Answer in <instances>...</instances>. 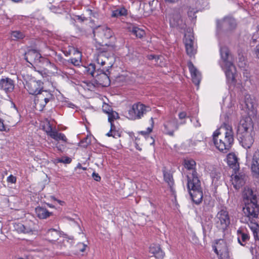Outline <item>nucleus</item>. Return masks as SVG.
Returning <instances> with one entry per match:
<instances>
[{
  "label": "nucleus",
  "instance_id": "5fc2aeb1",
  "mask_svg": "<svg viewBox=\"0 0 259 259\" xmlns=\"http://www.w3.org/2000/svg\"><path fill=\"white\" fill-rule=\"evenodd\" d=\"M187 114L185 112H182L179 114L180 119H182L186 117Z\"/></svg>",
  "mask_w": 259,
  "mask_h": 259
},
{
  "label": "nucleus",
  "instance_id": "c85d7f7f",
  "mask_svg": "<svg viewBox=\"0 0 259 259\" xmlns=\"http://www.w3.org/2000/svg\"><path fill=\"white\" fill-rule=\"evenodd\" d=\"M232 184L234 187L236 189H239L244 184V179L243 175H235L234 177H232Z\"/></svg>",
  "mask_w": 259,
  "mask_h": 259
},
{
  "label": "nucleus",
  "instance_id": "69168bd1",
  "mask_svg": "<svg viewBox=\"0 0 259 259\" xmlns=\"http://www.w3.org/2000/svg\"><path fill=\"white\" fill-rule=\"evenodd\" d=\"M78 19H80L81 21H84L85 18H82L81 17L78 16Z\"/></svg>",
  "mask_w": 259,
  "mask_h": 259
},
{
  "label": "nucleus",
  "instance_id": "bf43d9fd",
  "mask_svg": "<svg viewBox=\"0 0 259 259\" xmlns=\"http://www.w3.org/2000/svg\"><path fill=\"white\" fill-rule=\"evenodd\" d=\"M148 57L149 60H156L157 58H158V57L156 56L153 55H150L148 56Z\"/></svg>",
  "mask_w": 259,
  "mask_h": 259
},
{
  "label": "nucleus",
  "instance_id": "dca6fc26",
  "mask_svg": "<svg viewBox=\"0 0 259 259\" xmlns=\"http://www.w3.org/2000/svg\"><path fill=\"white\" fill-rule=\"evenodd\" d=\"M251 159V170L253 174L259 177V150H255L252 156H250Z\"/></svg>",
  "mask_w": 259,
  "mask_h": 259
},
{
  "label": "nucleus",
  "instance_id": "4d7b16f0",
  "mask_svg": "<svg viewBox=\"0 0 259 259\" xmlns=\"http://www.w3.org/2000/svg\"><path fill=\"white\" fill-rule=\"evenodd\" d=\"M5 130L4 124L2 120L0 119V131H3Z\"/></svg>",
  "mask_w": 259,
  "mask_h": 259
},
{
  "label": "nucleus",
  "instance_id": "a18cd8bd",
  "mask_svg": "<svg viewBox=\"0 0 259 259\" xmlns=\"http://www.w3.org/2000/svg\"><path fill=\"white\" fill-rule=\"evenodd\" d=\"M158 4V1L156 0H153L152 1L149 2L148 4L146 5V6L147 7L149 6L150 7V10L151 11H153L156 6Z\"/></svg>",
  "mask_w": 259,
  "mask_h": 259
},
{
  "label": "nucleus",
  "instance_id": "338daca9",
  "mask_svg": "<svg viewBox=\"0 0 259 259\" xmlns=\"http://www.w3.org/2000/svg\"><path fill=\"white\" fill-rule=\"evenodd\" d=\"M247 158L248 159V160H249L250 157H249V154H247Z\"/></svg>",
  "mask_w": 259,
  "mask_h": 259
},
{
  "label": "nucleus",
  "instance_id": "09e8293b",
  "mask_svg": "<svg viewBox=\"0 0 259 259\" xmlns=\"http://www.w3.org/2000/svg\"><path fill=\"white\" fill-rule=\"evenodd\" d=\"M81 143L83 144L82 146L87 147L91 143V139L89 137H86L81 141Z\"/></svg>",
  "mask_w": 259,
  "mask_h": 259
},
{
  "label": "nucleus",
  "instance_id": "cd10ccee",
  "mask_svg": "<svg viewBox=\"0 0 259 259\" xmlns=\"http://www.w3.org/2000/svg\"><path fill=\"white\" fill-rule=\"evenodd\" d=\"M35 212L37 216L40 219H45L51 214L46 208L41 207H36L35 208Z\"/></svg>",
  "mask_w": 259,
  "mask_h": 259
},
{
  "label": "nucleus",
  "instance_id": "ddd939ff",
  "mask_svg": "<svg viewBox=\"0 0 259 259\" xmlns=\"http://www.w3.org/2000/svg\"><path fill=\"white\" fill-rule=\"evenodd\" d=\"M43 88V82L40 80H32L27 84V89L30 94L36 95Z\"/></svg>",
  "mask_w": 259,
  "mask_h": 259
},
{
  "label": "nucleus",
  "instance_id": "6e6d98bb",
  "mask_svg": "<svg viewBox=\"0 0 259 259\" xmlns=\"http://www.w3.org/2000/svg\"><path fill=\"white\" fill-rule=\"evenodd\" d=\"M254 52L256 56L259 58V44L256 47Z\"/></svg>",
  "mask_w": 259,
  "mask_h": 259
},
{
  "label": "nucleus",
  "instance_id": "72a5a7b5",
  "mask_svg": "<svg viewBox=\"0 0 259 259\" xmlns=\"http://www.w3.org/2000/svg\"><path fill=\"white\" fill-rule=\"evenodd\" d=\"M74 54L75 57L71 58L69 61L75 66H79L81 63V54L79 51H76Z\"/></svg>",
  "mask_w": 259,
  "mask_h": 259
},
{
  "label": "nucleus",
  "instance_id": "39448f33",
  "mask_svg": "<svg viewBox=\"0 0 259 259\" xmlns=\"http://www.w3.org/2000/svg\"><path fill=\"white\" fill-rule=\"evenodd\" d=\"M95 39L101 46L107 45L106 41L112 37V30L106 26H98L94 29Z\"/></svg>",
  "mask_w": 259,
  "mask_h": 259
},
{
  "label": "nucleus",
  "instance_id": "0eeeda50",
  "mask_svg": "<svg viewBox=\"0 0 259 259\" xmlns=\"http://www.w3.org/2000/svg\"><path fill=\"white\" fill-rule=\"evenodd\" d=\"M149 107L139 102L135 103L128 111L127 117L131 120L140 119L149 111Z\"/></svg>",
  "mask_w": 259,
  "mask_h": 259
},
{
  "label": "nucleus",
  "instance_id": "13d9d810",
  "mask_svg": "<svg viewBox=\"0 0 259 259\" xmlns=\"http://www.w3.org/2000/svg\"><path fill=\"white\" fill-rule=\"evenodd\" d=\"M51 198L52 199H53L55 201H57L61 205H63L65 203V202L64 201L60 200H58L56 198H55V197H54V196H52Z\"/></svg>",
  "mask_w": 259,
  "mask_h": 259
},
{
  "label": "nucleus",
  "instance_id": "a211bd4d",
  "mask_svg": "<svg viewBox=\"0 0 259 259\" xmlns=\"http://www.w3.org/2000/svg\"><path fill=\"white\" fill-rule=\"evenodd\" d=\"M188 66L191 73L192 79L194 83L196 85L199 84L201 80V74L199 71L195 67L191 62H189Z\"/></svg>",
  "mask_w": 259,
  "mask_h": 259
},
{
  "label": "nucleus",
  "instance_id": "58836bf2",
  "mask_svg": "<svg viewBox=\"0 0 259 259\" xmlns=\"http://www.w3.org/2000/svg\"><path fill=\"white\" fill-rule=\"evenodd\" d=\"M238 65L241 68H245L246 65V61L245 60V57L241 54H239L238 55Z\"/></svg>",
  "mask_w": 259,
  "mask_h": 259
},
{
  "label": "nucleus",
  "instance_id": "680f3d73",
  "mask_svg": "<svg viewBox=\"0 0 259 259\" xmlns=\"http://www.w3.org/2000/svg\"><path fill=\"white\" fill-rule=\"evenodd\" d=\"M166 2L169 3H174L178 1V0H165Z\"/></svg>",
  "mask_w": 259,
  "mask_h": 259
},
{
  "label": "nucleus",
  "instance_id": "49530a36",
  "mask_svg": "<svg viewBox=\"0 0 259 259\" xmlns=\"http://www.w3.org/2000/svg\"><path fill=\"white\" fill-rule=\"evenodd\" d=\"M151 121L152 122V125H151V127H149L147 128L146 131H141V133L142 135H146L147 134H149V133H150L152 131V128H153V124L154 123V121H153V118H151Z\"/></svg>",
  "mask_w": 259,
  "mask_h": 259
},
{
  "label": "nucleus",
  "instance_id": "79ce46f5",
  "mask_svg": "<svg viewBox=\"0 0 259 259\" xmlns=\"http://www.w3.org/2000/svg\"><path fill=\"white\" fill-rule=\"evenodd\" d=\"M245 103L246 108L249 110H252L253 109V103L252 101V99L250 97L246 98Z\"/></svg>",
  "mask_w": 259,
  "mask_h": 259
},
{
  "label": "nucleus",
  "instance_id": "bb28decb",
  "mask_svg": "<svg viewBox=\"0 0 259 259\" xmlns=\"http://www.w3.org/2000/svg\"><path fill=\"white\" fill-rule=\"evenodd\" d=\"M114 62V57L112 55L109 54L106 52V60H105V67L102 69L108 71L109 69L112 67Z\"/></svg>",
  "mask_w": 259,
  "mask_h": 259
},
{
  "label": "nucleus",
  "instance_id": "e2e57ef3",
  "mask_svg": "<svg viewBox=\"0 0 259 259\" xmlns=\"http://www.w3.org/2000/svg\"><path fill=\"white\" fill-rule=\"evenodd\" d=\"M113 135H116V138L117 136L119 137V135L118 133L117 132H116V131H114L113 129Z\"/></svg>",
  "mask_w": 259,
  "mask_h": 259
},
{
  "label": "nucleus",
  "instance_id": "864d4df0",
  "mask_svg": "<svg viewBox=\"0 0 259 259\" xmlns=\"http://www.w3.org/2000/svg\"><path fill=\"white\" fill-rule=\"evenodd\" d=\"M92 177L95 181L97 182H99L101 180V177L100 176L98 175V174H97L95 172L93 173Z\"/></svg>",
  "mask_w": 259,
  "mask_h": 259
},
{
  "label": "nucleus",
  "instance_id": "f3484780",
  "mask_svg": "<svg viewBox=\"0 0 259 259\" xmlns=\"http://www.w3.org/2000/svg\"><path fill=\"white\" fill-rule=\"evenodd\" d=\"M34 225L33 222H29L25 224L18 223L15 225V230L20 233H29L34 230Z\"/></svg>",
  "mask_w": 259,
  "mask_h": 259
},
{
  "label": "nucleus",
  "instance_id": "423d86ee",
  "mask_svg": "<svg viewBox=\"0 0 259 259\" xmlns=\"http://www.w3.org/2000/svg\"><path fill=\"white\" fill-rule=\"evenodd\" d=\"M53 95L49 91L42 90L36 95L34 99L35 108L36 110L41 111L48 102L53 100Z\"/></svg>",
  "mask_w": 259,
  "mask_h": 259
},
{
  "label": "nucleus",
  "instance_id": "f704fd0d",
  "mask_svg": "<svg viewBox=\"0 0 259 259\" xmlns=\"http://www.w3.org/2000/svg\"><path fill=\"white\" fill-rule=\"evenodd\" d=\"M130 31L136 35V36L138 38H142L145 34V33L143 30L141 28H138L136 26H133L132 27H130Z\"/></svg>",
  "mask_w": 259,
  "mask_h": 259
},
{
  "label": "nucleus",
  "instance_id": "6ab92c4d",
  "mask_svg": "<svg viewBox=\"0 0 259 259\" xmlns=\"http://www.w3.org/2000/svg\"><path fill=\"white\" fill-rule=\"evenodd\" d=\"M14 87V81L9 78L7 77L0 80V88L6 93L12 92Z\"/></svg>",
  "mask_w": 259,
  "mask_h": 259
},
{
  "label": "nucleus",
  "instance_id": "7ed1b4c3",
  "mask_svg": "<svg viewBox=\"0 0 259 259\" xmlns=\"http://www.w3.org/2000/svg\"><path fill=\"white\" fill-rule=\"evenodd\" d=\"M221 61L220 64L225 70L227 79L231 81L235 80L236 68L233 63V59L229 49L226 47H221L220 49Z\"/></svg>",
  "mask_w": 259,
  "mask_h": 259
},
{
  "label": "nucleus",
  "instance_id": "a19ab883",
  "mask_svg": "<svg viewBox=\"0 0 259 259\" xmlns=\"http://www.w3.org/2000/svg\"><path fill=\"white\" fill-rule=\"evenodd\" d=\"M108 121L110 123V124H113L112 122L114 119H117L119 118L118 114L113 111H111L108 114Z\"/></svg>",
  "mask_w": 259,
  "mask_h": 259
},
{
  "label": "nucleus",
  "instance_id": "9d476101",
  "mask_svg": "<svg viewBox=\"0 0 259 259\" xmlns=\"http://www.w3.org/2000/svg\"><path fill=\"white\" fill-rule=\"evenodd\" d=\"M25 59L31 65H38L42 61L48 62L47 60L41 57L39 52L34 49L29 50L25 53Z\"/></svg>",
  "mask_w": 259,
  "mask_h": 259
},
{
  "label": "nucleus",
  "instance_id": "0e129e2a",
  "mask_svg": "<svg viewBox=\"0 0 259 259\" xmlns=\"http://www.w3.org/2000/svg\"><path fill=\"white\" fill-rule=\"evenodd\" d=\"M23 16H21V15H18L17 16H16V18L15 19H21L22 18Z\"/></svg>",
  "mask_w": 259,
  "mask_h": 259
},
{
  "label": "nucleus",
  "instance_id": "20e7f679",
  "mask_svg": "<svg viewBox=\"0 0 259 259\" xmlns=\"http://www.w3.org/2000/svg\"><path fill=\"white\" fill-rule=\"evenodd\" d=\"M192 176H187V187L190 195L193 201L196 204L201 202L203 198L202 190L200 185V181L197 177V173L193 170Z\"/></svg>",
  "mask_w": 259,
  "mask_h": 259
},
{
  "label": "nucleus",
  "instance_id": "393cba45",
  "mask_svg": "<svg viewBox=\"0 0 259 259\" xmlns=\"http://www.w3.org/2000/svg\"><path fill=\"white\" fill-rule=\"evenodd\" d=\"M228 165L235 171L239 169L238 158L234 153H229L227 156Z\"/></svg>",
  "mask_w": 259,
  "mask_h": 259
},
{
  "label": "nucleus",
  "instance_id": "052dcab7",
  "mask_svg": "<svg viewBox=\"0 0 259 259\" xmlns=\"http://www.w3.org/2000/svg\"><path fill=\"white\" fill-rule=\"evenodd\" d=\"M77 168H81V169H82L83 170H86V169H87L85 167H83L81 166V164H80V163H78V164H77Z\"/></svg>",
  "mask_w": 259,
  "mask_h": 259
},
{
  "label": "nucleus",
  "instance_id": "b1692460",
  "mask_svg": "<svg viewBox=\"0 0 259 259\" xmlns=\"http://www.w3.org/2000/svg\"><path fill=\"white\" fill-rule=\"evenodd\" d=\"M251 127L250 120L249 118L240 120L238 126L237 134L249 133L248 130Z\"/></svg>",
  "mask_w": 259,
  "mask_h": 259
},
{
  "label": "nucleus",
  "instance_id": "c03bdc74",
  "mask_svg": "<svg viewBox=\"0 0 259 259\" xmlns=\"http://www.w3.org/2000/svg\"><path fill=\"white\" fill-rule=\"evenodd\" d=\"M196 11L195 10V9L192 8L189 9L187 14L188 17L191 20H193L196 18Z\"/></svg>",
  "mask_w": 259,
  "mask_h": 259
},
{
  "label": "nucleus",
  "instance_id": "ea45409f",
  "mask_svg": "<svg viewBox=\"0 0 259 259\" xmlns=\"http://www.w3.org/2000/svg\"><path fill=\"white\" fill-rule=\"evenodd\" d=\"M196 165L195 161L193 159L185 160V167L188 169H193Z\"/></svg>",
  "mask_w": 259,
  "mask_h": 259
},
{
  "label": "nucleus",
  "instance_id": "e433bc0d",
  "mask_svg": "<svg viewBox=\"0 0 259 259\" xmlns=\"http://www.w3.org/2000/svg\"><path fill=\"white\" fill-rule=\"evenodd\" d=\"M25 37V34L20 31L16 30L11 32V37L13 40H18Z\"/></svg>",
  "mask_w": 259,
  "mask_h": 259
},
{
  "label": "nucleus",
  "instance_id": "412c9836",
  "mask_svg": "<svg viewBox=\"0 0 259 259\" xmlns=\"http://www.w3.org/2000/svg\"><path fill=\"white\" fill-rule=\"evenodd\" d=\"M170 25L174 27H179L183 29L185 27L186 24L183 22L181 16L179 13L174 14L169 20Z\"/></svg>",
  "mask_w": 259,
  "mask_h": 259
},
{
  "label": "nucleus",
  "instance_id": "473e14b6",
  "mask_svg": "<svg viewBox=\"0 0 259 259\" xmlns=\"http://www.w3.org/2000/svg\"><path fill=\"white\" fill-rule=\"evenodd\" d=\"M163 177L165 182L168 184L171 189L174 185V182L172 175L165 170H163Z\"/></svg>",
  "mask_w": 259,
  "mask_h": 259
},
{
  "label": "nucleus",
  "instance_id": "f03ea898",
  "mask_svg": "<svg viewBox=\"0 0 259 259\" xmlns=\"http://www.w3.org/2000/svg\"><path fill=\"white\" fill-rule=\"evenodd\" d=\"M244 199L246 200L245 201V206L243 207L244 214L248 219L249 223L251 221L254 222V219L257 218L259 213V205L257 204V199L253 191L250 189L246 190L243 194Z\"/></svg>",
  "mask_w": 259,
  "mask_h": 259
},
{
  "label": "nucleus",
  "instance_id": "3c124183",
  "mask_svg": "<svg viewBox=\"0 0 259 259\" xmlns=\"http://www.w3.org/2000/svg\"><path fill=\"white\" fill-rule=\"evenodd\" d=\"M7 181L9 183H15L16 181V177L13 175H10L7 178Z\"/></svg>",
  "mask_w": 259,
  "mask_h": 259
},
{
  "label": "nucleus",
  "instance_id": "5701e85b",
  "mask_svg": "<svg viewBox=\"0 0 259 259\" xmlns=\"http://www.w3.org/2000/svg\"><path fill=\"white\" fill-rule=\"evenodd\" d=\"M178 124L176 119L167 121L164 124V128L166 134L173 136L175 131L178 129Z\"/></svg>",
  "mask_w": 259,
  "mask_h": 259
},
{
  "label": "nucleus",
  "instance_id": "4c0bfd02",
  "mask_svg": "<svg viewBox=\"0 0 259 259\" xmlns=\"http://www.w3.org/2000/svg\"><path fill=\"white\" fill-rule=\"evenodd\" d=\"M105 60H106V52L99 53L96 59L98 64L103 67L105 65Z\"/></svg>",
  "mask_w": 259,
  "mask_h": 259
},
{
  "label": "nucleus",
  "instance_id": "aec40b11",
  "mask_svg": "<svg viewBox=\"0 0 259 259\" xmlns=\"http://www.w3.org/2000/svg\"><path fill=\"white\" fill-rule=\"evenodd\" d=\"M184 42L187 54L190 56L194 55L196 50L193 47V36L191 35H185Z\"/></svg>",
  "mask_w": 259,
  "mask_h": 259
},
{
  "label": "nucleus",
  "instance_id": "f257e3e1",
  "mask_svg": "<svg viewBox=\"0 0 259 259\" xmlns=\"http://www.w3.org/2000/svg\"><path fill=\"white\" fill-rule=\"evenodd\" d=\"M213 143L217 149L223 153H227L231 148L234 142L232 126L224 124L213 135Z\"/></svg>",
  "mask_w": 259,
  "mask_h": 259
},
{
  "label": "nucleus",
  "instance_id": "7c9ffc66",
  "mask_svg": "<svg viewBox=\"0 0 259 259\" xmlns=\"http://www.w3.org/2000/svg\"><path fill=\"white\" fill-rule=\"evenodd\" d=\"M248 226L251 230L254 239L259 241V226L256 222L251 221V224H248Z\"/></svg>",
  "mask_w": 259,
  "mask_h": 259
},
{
  "label": "nucleus",
  "instance_id": "774afa93",
  "mask_svg": "<svg viewBox=\"0 0 259 259\" xmlns=\"http://www.w3.org/2000/svg\"><path fill=\"white\" fill-rule=\"evenodd\" d=\"M12 1L15 2H18L20 1L21 0H12Z\"/></svg>",
  "mask_w": 259,
  "mask_h": 259
},
{
  "label": "nucleus",
  "instance_id": "c756f323",
  "mask_svg": "<svg viewBox=\"0 0 259 259\" xmlns=\"http://www.w3.org/2000/svg\"><path fill=\"white\" fill-rule=\"evenodd\" d=\"M84 72L87 74L91 75L92 77L95 78L98 72H100V69L96 70V66L94 64L91 63L88 66L84 67Z\"/></svg>",
  "mask_w": 259,
  "mask_h": 259
},
{
  "label": "nucleus",
  "instance_id": "37998d69",
  "mask_svg": "<svg viewBox=\"0 0 259 259\" xmlns=\"http://www.w3.org/2000/svg\"><path fill=\"white\" fill-rule=\"evenodd\" d=\"M87 247V245L83 243H78L75 246L76 251L77 252L80 251L83 252L85 251Z\"/></svg>",
  "mask_w": 259,
  "mask_h": 259
},
{
  "label": "nucleus",
  "instance_id": "a878e982",
  "mask_svg": "<svg viewBox=\"0 0 259 259\" xmlns=\"http://www.w3.org/2000/svg\"><path fill=\"white\" fill-rule=\"evenodd\" d=\"M149 252L158 258H163L164 256V253L157 244L151 245L149 247Z\"/></svg>",
  "mask_w": 259,
  "mask_h": 259
},
{
  "label": "nucleus",
  "instance_id": "4468645a",
  "mask_svg": "<svg viewBox=\"0 0 259 259\" xmlns=\"http://www.w3.org/2000/svg\"><path fill=\"white\" fill-rule=\"evenodd\" d=\"M105 70L100 69V72L96 74L95 79L97 84L103 87L110 85V79L108 75L105 72Z\"/></svg>",
  "mask_w": 259,
  "mask_h": 259
},
{
  "label": "nucleus",
  "instance_id": "2f4dec72",
  "mask_svg": "<svg viewBox=\"0 0 259 259\" xmlns=\"http://www.w3.org/2000/svg\"><path fill=\"white\" fill-rule=\"evenodd\" d=\"M127 14V10L124 7L117 8L112 11L111 16L118 18L121 16H125Z\"/></svg>",
  "mask_w": 259,
  "mask_h": 259
},
{
  "label": "nucleus",
  "instance_id": "c9c22d12",
  "mask_svg": "<svg viewBox=\"0 0 259 259\" xmlns=\"http://www.w3.org/2000/svg\"><path fill=\"white\" fill-rule=\"evenodd\" d=\"M237 234L238 242L241 245H244L243 243L246 242L249 239L248 234L239 230L237 231Z\"/></svg>",
  "mask_w": 259,
  "mask_h": 259
},
{
  "label": "nucleus",
  "instance_id": "8fccbe9b",
  "mask_svg": "<svg viewBox=\"0 0 259 259\" xmlns=\"http://www.w3.org/2000/svg\"><path fill=\"white\" fill-rule=\"evenodd\" d=\"M103 111L105 113L108 114L111 111V107L108 104H105L103 106Z\"/></svg>",
  "mask_w": 259,
  "mask_h": 259
},
{
  "label": "nucleus",
  "instance_id": "6e6552de",
  "mask_svg": "<svg viewBox=\"0 0 259 259\" xmlns=\"http://www.w3.org/2000/svg\"><path fill=\"white\" fill-rule=\"evenodd\" d=\"M216 226L219 230L224 231L230 224V219L228 212L226 209L220 210L215 218Z\"/></svg>",
  "mask_w": 259,
  "mask_h": 259
},
{
  "label": "nucleus",
  "instance_id": "1a4fd4ad",
  "mask_svg": "<svg viewBox=\"0 0 259 259\" xmlns=\"http://www.w3.org/2000/svg\"><path fill=\"white\" fill-rule=\"evenodd\" d=\"M236 26V20L232 17H225L223 19L217 21V27L225 32L233 31Z\"/></svg>",
  "mask_w": 259,
  "mask_h": 259
},
{
  "label": "nucleus",
  "instance_id": "9b49d317",
  "mask_svg": "<svg viewBox=\"0 0 259 259\" xmlns=\"http://www.w3.org/2000/svg\"><path fill=\"white\" fill-rule=\"evenodd\" d=\"M213 249L214 252L219 256L220 259H231L227 243L224 240H218L216 245L213 246Z\"/></svg>",
  "mask_w": 259,
  "mask_h": 259
},
{
  "label": "nucleus",
  "instance_id": "f8f14e48",
  "mask_svg": "<svg viewBox=\"0 0 259 259\" xmlns=\"http://www.w3.org/2000/svg\"><path fill=\"white\" fill-rule=\"evenodd\" d=\"M44 128L47 135L56 141L61 140L64 142H67V139L65 135L62 133H58L56 130H53L49 122L47 123L46 127H44Z\"/></svg>",
  "mask_w": 259,
  "mask_h": 259
},
{
  "label": "nucleus",
  "instance_id": "de8ad7c7",
  "mask_svg": "<svg viewBox=\"0 0 259 259\" xmlns=\"http://www.w3.org/2000/svg\"><path fill=\"white\" fill-rule=\"evenodd\" d=\"M58 161L64 163H70L71 161V159L68 157H64L58 159Z\"/></svg>",
  "mask_w": 259,
  "mask_h": 259
},
{
  "label": "nucleus",
  "instance_id": "603ef678",
  "mask_svg": "<svg viewBox=\"0 0 259 259\" xmlns=\"http://www.w3.org/2000/svg\"><path fill=\"white\" fill-rule=\"evenodd\" d=\"M113 128H114V126L113 124L111 125V130L110 132H109L106 135L108 137H113V138H116V135H113Z\"/></svg>",
  "mask_w": 259,
  "mask_h": 259
},
{
  "label": "nucleus",
  "instance_id": "4be33fe9",
  "mask_svg": "<svg viewBox=\"0 0 259 259\" xmlns=\"http://www.w3.org/2000/svg\"><path fill=\"white\" fill-rule=\"evenodd\" d=\"M62 235L64 236H66V234L55 229L48 230L46 234L47 239L51 242L56 241Z\"/></svg>",
  "mask_w": 259,
  "mask_h": 259
},
{
  "label": "nucleus",
  "instance_id": "2eb2a0df",
  "mask_svg": "<svg viewBox=\"0 0 259 259\" xmlns=\"http://www.w3.org/2000/svg\"><path fill=\"white\" fill-rule=\"evenodd\" d=\"M237 136L240 143L244 148H250L253 143V139L249 132L237 134Z\"/></svg>",
  "mask_w": 259,
  "mask_h": 259
}]
</instances>
